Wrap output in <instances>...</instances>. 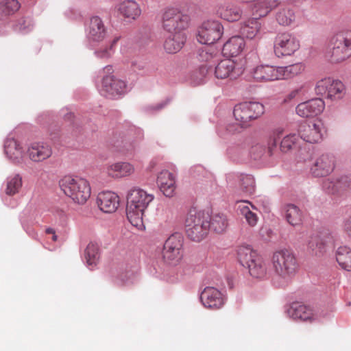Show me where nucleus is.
<instances>
[{
	"label": "nucleus",
	"instance_id": "50",
	"mask_svg": "<svg viewBox=\"0 0 351 351\" xmlns=\"http://www.w3.org/2000/svg\"><path fill=\"white\" fill-rule=\"evenodd\" d=\"M56 215L64 219L66 217L65 213L62 210H57Z\"/></svg>",
	"mask_w": 351,
	"mask_h": 351
},
{
	"label": "nucleus",
	"instance_id": "9",
	"mask_svg": "<svg viewBox=\"0 0 351 351\" xmlns=\"http://www.w3.org/2000/svg\"><path fill=\"white\" fill-rule=\"evenodd\" d=\"M300 47L298 38L288 32L276 35L274 41V52L278 58L293 55Z\"/></svg>",
	"mask_w": 351,
	"mask_h": 351
},
{
	"label": "nucleus",
	"instance_id": "13",
	"mask_svg": "<svg viewBox=\"0 0 351 351\" xmlns=\"http://www.w3.org/2000/svg\"><path fill=\"white\" fill-rule=\"evenodd\" d=\"M326 130L323 122L316 120L312 123H303L300 125L298 133L300 138L306 143H318L321 142Z\"/></svg>",
	"mask_w": 351,
	"mask_h": 351
},
{
	"label": "nucleus",
	"instance_id": "45",
	"mask_svg": "<svg viewBox=\"0 0 351 351\" xmlns=\"http://www.w3.org/2000/svg\"><path fill=\"white\" fill-rule=\"evenodd\" d=\"M298 136L295 134H289L283 138L280 143V149L287 152L296 147Z\"/></svg>",
	"mask_w": 351,
	"mask_h": 351
},
{
	"label": "nucleus",
	"instance_id": "38",
	"mask_svg": "<svg viewBox=\"0 0 351 351\" xmlns=\"http://www.w3.org/2000/svg\"><path fill=\"white\" fill-rule=\"evenodd\" d=\"M304 69L302 64L297 63L286 66H278L279 80L292 78L300 74Z\"/></svg>",
	"mask_w": 351,
	"mask_h": 351
},
{
	"label": "nucleus",
	"instance_id": "10",
	"mask_svg": "<svg viewBox=\"0 0 351 351\" xmlns=\"http://www.w3.org/2000/svg\"><path fill=\"white\" fill-rule=\"evenodd\" d=\"M315 92L317 95L324 96L331 100H337L344 96L346 88L341 81L325 77L317 81Z\"/></svg>",
	"mask_w": 351,
	"mask_h": 351
},
{
	"label": "nucleus",
	"instance_id": "27",
	"mask_svg": "<svg viewBox=\"0 0 351 351\" xmlns=\"http://www.w3.org/2000/svg\"><path fill=\"white\" fill-rule=\"evenodd\" d=\"M217 13L222 19L228 22H234L241 18L243 11L232 2H224L219 5Z\"/></svg>",
	"mask_w": 351,
	"mask_h": 351
},
{
	"label": "nucleus",
	"instance_id": "48",
	"mask_svg": "<svg viewBox=\"0 0 351 351\" xmlns=\"http://www.w3.org/2000/svg\"><path fill=\"white\" fill-rule=\"evenodd\" d=\"M198 57L201 62H209L214 57V54L210 48L206 47L199 49Z\"/></svg>",
	"mask_w": 351,
	"mask_h": 351
},
{
	"label": "nucleus",
	"instance_id": "55",
	"mask_svg": "<svg viewBox=\"0 0 351 351\" xmlns=\"http://www.w3.org/2000/svg\"><path fill=\"white\" fill-rule=\"evenodd\" d=\"M205 69H206V67H205V66H202V67L201 68V71H202V72H204V71Z\"/></svg>",
	"mask_w": 351,
	"mask_h": 351
},
{
	"label": "nucleus",
	"instance_id": "21",
	"mask_svg": "<svg viewBox=\"0 0 351 351\" xmlns=\"http://www.w3.org/2000/svg\"><path fill=\"white\" fill-rule=\"evenodd\" d=\"M119 197L112 191H103L98 194L97 204L104 213H112L116 211L119 206Z\"/></svg>",
	"mask_w": 351,
	"mask_h": 351
},
{
	"label": "nucleus",
	"instance_id": "41",
	"mask_svg": "<svg viewBox=\"0 0 351 351\" xmlns=\"http://www.w3.org/2000/svg\"><path fill=\"white\" fill-rule=\"evenodd\" d=\"M278 4V0H260L256 5V12L259 16H265Z\"/></svg>",
	"mask_w": 351,
	"mask_h": 351
},
{
	"label": "nucleus",
	"instance_id": "56",
	"mask_svg": "<svg viewBox=\"0 0 351 351\" xmlns=\"http://www.w3.org/2000/svg\"><path fill=\"white\" fill-rule=\"evenodd\" d=\"M338 184H339V183H337V185H334L333 186H335V188H337H337H338Z\"/></svg>",
	"mask_w": 351,
	"mask_h": 351
},
{
	"label": "nucleus",
	"instance_id": "28",
	"mask_svg": "<svg viewBox=\"0 0 351 351\" xmlns=\"http://www.w3.org/2000/svg\"><path fill=\"white\" fill-rule=\"evenodd\" d=\"M157 183L165 196L173 195L176 190V180L172 173L167 170L162 171L158 176Z\"/></svg>",
	"mask_w": 351,
	"mask_h": 351
},
{
	"label": "nucleus",
	"instance_id": "54",
	"mask_svg": "<svg viewBox=\"0 0 351 351\" xmlns=\"http://www.w3.org/2000/svg\"><path fill=\"white\" fill-rule=\"evenodd\" d=\"M244 202L249 204L251 206L252 208H253V209L255 208L254 206L252 204H251L249 202Z\"/></svg>",
	"mask_w": 351,
	"mask_h": 351
},
{
	"label": "nucleus",
	"instance_id": "5",
	"mask_svg": "<svg viewBox=\"0 0 351 351\" xmlns=\"http://www.w3.org/2000/svg\"><path fill=\"white\" fill-rule=\"evenodd\" d=\"M326 57L332 63L342 62L351 57V31H342L333 36L328 43Z\"/></svg>",
	"mask_w": 351,
	"mask_h": 351
},
{
	"label": "nucleus",
	"instance_id": "4",
	"mask_svg": "<svg viewBox=\"0 0 351 351\" xmlns=\"http://www.w3.org/2000/svg\"><path fill=\"white\" fill-rule=\"evenodd\" d=\"M59 184L64 193L78 204H85L90 197V186L84 178L66 176L60 180Z\"/></svg>",
	"mask_w": 351,
	"mask_h": 351
},
{
	"label": "nucleus",
	"instance_id": "53",
	"mask_svg": "<svg viewBox=\"0 0 351 351\" xmlns=\"http://www.w3.org/2000/svg\"><path fill=\"white\" fill-rule=\"evenodd\" d=\"M57 239H58V237H57V236L56 235V233H54V234H53V237H52V240H53V241H57Z\"/></svg>",
	"mask_w": 351,
	"mask_h": 351
},
{
	"label": "nucleus",
	"instance_id": "25",
	"mask_svg": "<svg viewBox=\"0 0 351 351\" xmlns=\"http://www.w3.org/2000/svg\"><path fill=\"white\" fill-rule=\"evenodd\" d=\"M29 159L34 162H42L52 155L51 147L45 143H33L27 149Z\"/></svg>",
	"mask_w": 351,
	"mask_h": 351
},
{
	"label": "nucleus",
	"instance_id": "8",
	"mask_svg": "<svg viewBox=\"0 0 351 351\" xmlns=\"http://www.w3.org/2000/svg\"><path fill=\"white\" fill-rule=\"evenodd\" d=\"M264 106L259 102H243L234 106V117L238 125L247 128L251 122L258 119L264 113Z\"/></svg>",
	"mask_w": 351,
	"mask_h": 351
},
{
	"label": "nucleus",
	"instance_id": "20",
	"mask_svg": "<svg viewBox=\"0 0 351 351\" xmlns=\"http://www.w3.org/2000/svg\"><path fill=\"white\" fill-rule=\"evenodd\" d=\"M143 138V134L141 131L131 129L128 134L123 136L121 144L118 145L120 147V151L125 155L132 154L138 147Z\"/></svg>",
	"mask_w": 351,
	"mask_h": 351
},
{
	"label": "nucleus",
	"instance_id": "15",
	"mask_svg": "<svg viewBox=\"0 0 351 351\" xmlns=\"http://www.w3.org/2000/svg\"><path fill=\"white\" fill-rule=\"evenodd\" d=\"M182 241L179 235H171L165 243L163 258L169 263L176 264L182 258Z\"/></svg>",
	"mask_w": 351,
	"mask_h": 351
},
{
	"label": "nucleus",
	"instance_id": "34",
	"mask_svg": "<svg viewBox=\"0 0 351 351\" xmlns=\"http://www.w3.org/2000/svg\"><path fill=\"white\" fill-rule=\"evenodd\" d=\"M17 0H0V21H7L20 8Z\"/></svg>",
	"mask_w": 351,
	"mask_h": 351
},
{
	"label": "nucleus",
	"instance_id": "22",
	"mask_svg": "<svg viewBox=\"0 0 351 351\" xmlns=\"http://www.w3.org/2000/svg\"><path fill=\"white\" fill-rule=\"evenodd\" d=\"M87 34L88 39L94 42H101L105 39L107 27L100 17L95 16L90 18Z\"/></svg>",
	"mask_w": 351,
	"mask_h": 351
},
{
	"label": "nucleus",
	"instance_id": "42",
	"mask_svg": "<svg viewBox=\"0 0 351 351\" xmlns=\"http://www.w3.org/2000/svg\"><path fill=\"white\" fill-rule=\"evenodd\" d=\"M85 258L88 265H95L99 258V247L97 244L90 243L85 250Z\"/></svg>",
	"mask_w": 351,
	"mask_h": 351
},
{
	"label": "nucleus",
	"instance_id": "49",
	"mask_svg": "<svg viewBox=\"0 0 351 351\" xmlns=\"http://www.w3.org/2000/svg\"><path fill=\"white\" fill-rule=\"evenodd\" d=\"M343 230L348 235L351 236V217L345 221Z\"/></svg>",
	"mask_w": 351,
	"mask_h": 351
},
{
	"label": "nucleus",
	"instance_id": "7",
	"mask_svg": "<svg viewBox=\"0 0 351 351\" xmlns=\"http://www.w3.org/2000/svg\"><path fill=\"white\" fill-rule=\"evenodd\" d=\"M163 29L170 33L184 32L190 25L191 17L176 8H167L162 14Z\"/></svg>",
	"mask_w": 351,
	"mask_h": 351
},
{
	"label": "nucleus",
	"instance_id": "57",
	"mask_svg": "<svg viewBox=\"0 0 351 351\" xmlns=\"http://www.w3.org/2000/svg\"><path fill=\"white\" fill-rule=\"evenodd\" d=\"M336 191V189H334L333 188L332 189L331 191L333 193Z\"/></svg>",
	"mask_w": 351,
	"mask_h": 351
},
{
	"label": "nucleus",
	"instance_id": "3",
	"mask_svg": "<svg viewBox=\"0 0 351 351\" xmlns=\"http://www.w3.org/2000/svg\"><path fill=\"white\" fill-rule=\"evenodd\" d=\"M240 263L248 269L250 274L255 278L264 279L269 275L266 261L250 246H240L237 251Z\"/></svg>",
	"mask_w": 351,
	"mask_h": 351
},
{
	"label": "nucleus",
	"instance_id": "18",
	"mask_svg": "<svg viewBox=\"0 0 351 351\" xmlns=\"http://www.w3.org/2000/svg\"><path fill=\"white\" fill-rule=\"evenodd\" d=\"M251 75L257 82H268L279 80L278 66L269 64H261L254 67Z\"/></svg>",
	"mask_w": 351,
	"mask_h": 351
},
{
	"label": "nucleus",
	"instance_id": "36",
	"mask_svg": "<svg viewBox=\"0 0 351 351\" xmlns=\"http://www.w3.org/2000/svg\"><path fill=\"white\" fill-rule=\"evenodd\" d=\"M209 230L216 233L220 234L225 232L228 226V220L227 217L222 213L213 214L209 215Z\"/></svg>",
	"mask_w": 351,
	"mask_h": 351
},
{
	"label": "nucleus",
	"instance_id": "1",
	"mask_svg": "<svg viewBox=\"0 0 351 351\" xmlns=\"http://www.w3.org/2000/svg\"><path fill=\"white\" fill-rule=\"evenodd\" d=\"M154 199L152 194L139 188H134L129 192L127 197V218L138 230L145 228L143 219L144 212Z\"/></svg>",
	"mask_w": 351,
	"mask_h": 351
},
{
	"label": "nucleus",
	"instance_id": "23",
	"mask_svg": "<svg viewBox=\"0 0 351 351\" xmlns=\"http://www.w3.org/2000/svg\"><path fill=\"white\" fill-rule=\"evenodd\" d=\"M335 167L333 156L329 154H322L315 160L311 167L312 173L317 177L326 176L330 173Z\"/></svg>",
	"mask_w": 351,
	"mask_h": 351
},
{
	"label": "nucleus",
	"instance_id": "44",
	"mask_svg": "<svg viewBox=\"0 0 351 351\" xmlns=\"http://www.w3.org/2000/svg\"><path fill=\"white\" fill-rule=\"evenodd\" d=\"M118 38H114L112 40L109 42L106 46L99 48L95 51V54L99 58H108L114 53V47L116 45Z\"/></svg>",
	"mask_w": 351,
	"mask_h": 351
},
{
	"label": "nucleus",
	"instance_id": "17",
	"mask_svg": "<svg viewBox=\"0 0 351 351\" xmlns=\"http://www.w3.org/2000/svg\"><path fill=\"white\" fill-rule=\"evenodd\" d=\"M200 299L202 304L207 308L219 309L225 303L223 295L213 287H206L201 293Z\"/></svg>",
	"mask_w": 351,
	"mask_h": 351
},
{
	"label": "nucleus",
	"instance_id": "11",
	"mask_svg": "<svg viewBox=\"0 0 351 351\" xmlns=\"http://www.w3.org/2000/svg\"><path fill=\"white\" fill-rule=\"evenodd\" d=\"M223 33V27L218 21H207L199 27L197 39L199 43L211 45L219 40Z\"/></svg>",
	"mask_w": 351,
	"mask_h": 351
},
{
	"label": "nucleus",
	"instance_id": "40",
	"mask_svg": "<svg viewBox=\"0 0 351 351\" xmlns=\"http://www.w3.org/2000/svg\"><path fill=\"white\" fill-rule=\"evenodd\" d=\"M276 19L280 25L289 26L295 21V14L292 9L285 7L279 10Z\"/></svg>",
	"mask_w": 351,
	"mask_h": 351
},
{
	"label": "nucleus",
	"instance_id": "12",
	"mask_svg": "<svg viewBox=\"0 0 351 351\" xmlns=\"http://www.w3.org/2000/svg\"><path fill=\"white\" fill-rule=\"evenodd\" d=\"M245 71L243 61L231 59L221 60L215 68V76L218 79L234 80L240 77Z\"/></svg>",
	"mask_w": 351,
	"mask_h": 351
},
{
	"label": "nucleus",
	"instance_id": "32",
	"mask_svg": "<svg viewBox=\"0 0 351 351\" xmlns=\"http://www.w3.org/2000/svg\"><path fill=\"white\" fill-rule=\"evenodd\" d=\"M245 46V43L243 38L233 36L223 45L222 51L227 56H237L243 51Z\"/></svg>",
	"mask_w": 351,
	"mask_h": 351
},
{
	"label": "nucleus",
	"instance_id": "30",
	"mask_svg": "<svg viewBox=\"0 0 351 351\" xmlns=\"http://www.w3.org/2000/svg\"><path fill=\"white\" fill-rule=\"evenodd\" d=\"M5 153L14 163H21L23 160L24 152L21 144L14 138L6 140L4 145Z\"/></svg>",
	"mask_w": 351,
	"mask_h": 351
},
{
	"label": "nucleus",
	"instance_id": "2",
	"mask_svg": "<svg viewBox=\"0 0 351 351\" xmlns=\"http://www.w3.org/2000/svg\"><path fill=\"white\" fill-rule=\"evenodd\" d=\"M271 263L274 274L286 282L291 280L300 269L296 256L287 249L275 251L271 256Z\"/></svg>",
	"mask_w": 351,
	"mask_h": 351
},
{
	"label": "nucleus",
	"instance_id": "14",
	"mask_svg": "<svg viewBox=\"0 0 351 351\" xmlns=\"http://www.w3.org/2000/svg\"><path fill=\"white\" fill-rule=\"evenodd\" d=\"M127 85L125 81L113 75L104 77L101 91L108 98L115 99L126 93Z\"/></svg>",
	"mask_w": 351,
	"mask_h": 351
},
{
	"label": "nucleus",
	"instance_id": "31",
	"mask_svg": "<svg viewBox=\"0 0 351 351\" xmlns=\"http://www.w3.org/2000/svg\"><path fill=\"white\" fill-rule=\"evenodd\" d=\"M186 40L184 32L172 33L165 40L164 49L168 53H176L183 47Z\"/></svg>",
	"mask_w": 351,
	"mask_h": 351
},
{
	"label": "nucleus",
	"instance_id": "29",
	"mask_svg": "<svg viewBox=\"0 0 351 351\" xmlns=\"http://www.w3.org/2000/svg\"><path fill=\"white\" fill-rule=\"evenodd\" d=\"M327 239L324 240L318 236L311 237L307 244L308 250L315 256H322L327 249L333 247L332 238L328 237Z\"/></svg>",
	"mask_w": 351,
	"mask_h": 351
},
{
	"label": "nucleus",
	"instance_id": "24",
	"mask_svg": "<svg viewBox=\"0 0 351 351\" xmlns=\"http://www.w3.org/2000/svg\"><path fill=\"white\" fill-rule=\"evenodd\" d=\"M118 13L129 21L136 20L141 14L139 4L133 0H126L119 3L117 6Z\"/></svg>",
	"mask_w": 351,
	"mask_h": 351
},
{
	"label": "nucleus",
	"instance_id": "39",
	"mask_svg": "<svg viewBox=\"0 0 351 351\" xmlns=\"http://www.w3.org/2000/svg\"><path fill=\"white\" fill-rule=\"evenodd\" d=\"M23 186L22 177L20 174H13L7 178L5 193L10 196L19 193Z\"/></svg>",
	"mask_w": 351,
	"mask_h": 351
},
{
	"label": "nucleus",
	"instance_id": "19",
	"mask_svg": "<svg viewBox=\"0 0 351 351\" xmlns=\"http://www.w3.org/2000/svg\"><path fill=\"white\" fill-rule=\"evenodd\" d=\"M324 108V100L316 98L298 104L296 107V112L302 117H312L321 114Z\"/></svg>",
	"mask_w": 351,
	"mask_h": 351
},
{
	"label": "nucleus",
	"instance_id": "47",
	"mask_svg": "<svg viewBox=\"0 0 351 351\" xmlns=\"http://www.w3.org/2000/svg\"><path fill=\"white\" fill-rule=\"evenodd\" d=\"M283 130L282 129H276L275 130L271 136H270L267 145H268V149L269 152L271 154L272 150L276 147L278 145V141L280 138V136L282 134Z\"/></svg>",
	"mask_w": 351,
	"mask_h": 351
},
{
	"label": "nucleus",
	"instance_id": "46",
	"mask_svg": "<svg viewBox=\"0 0 351 351\" xmlns=\"http://www.w3.org/2000/svg\"><path fill=\"white\" fill-rule=\"evenodd\" d=\"M241 184L245 193L252 194L254 192L255 182L253 176L250 175L242 176L241 178Z\"/></svg>",
	"mask_w": 351,
	"mask_h": 351
},
{
	"label": "nucleus",
	"instance_id": "35",
	"mask_svg": "<svg viewBox=\"0 0 351 351\" xmlns=\"http://www.w3.org/2000/svg\"><path fill=\"white\" fill-rule=\"evenodd\" d=\"M261 24L256 19H249L241 25L240 32L249 39L256 38L260 33Z\"/></svg>",
	"mask_w": 351,
	"mask_h": 351
},
{
	"label": "nucleus",
	"instance_id": "26",
	"mask_svg": "<svg viewBox=\"0 0 351 351\" xmlns=\"http://www.w3.org/2000/svg\"><path fill=\"white\" fill-rule=\"evenodd\" d=\"M135 171L132 164L128 162H118L108 165L106 167V173L112 178H121L130 176Z\"/></svg>",
	"mask_w": 351,
	"mask_h": 351
},
{
	"label": "nucleus",
	"instance_id": "43",
	"mask_svg": "<svg viewBox=\"0 0 351 351\" xmlns=\"http://www.w3.org/2000/svg\"><path fill=\"white\" fill-rule=\"evenodd\" d=\"M239 209L241 215L245 219L247 224L251 227L255 226L258 220L257 215L246 205L239 206Z\"/></svg>",
	"mask_w": 351,
	"mask_h": 351
},
{
	"label": "nucleus",
	"instance_id": "6",
	"mask_svg": "<svg viewBox=\"0 0 351 351\" xmlns=\"http://www.w3.org/2000/svg\"><path fill=\"white\" fill-rule=\"evenodd\" d=\"M209 215L204 211L191 210L187 215L185 226L187 236L194 241H200L209 231Z\"/></svg>",
	"mask_w": 351,
	"mask_h": 351
},
{
	"label": "nucleus",
	"instance_id": "51",
	"mask_svg": "<svg viewBox=\"0 0 351 351\" xmlns=\"http://www.w3.org/2000/svg\"><path fill=\"white\" fill-rule=\"evenodd\" d=\"M104 71L106 73H111L113 71V69L112 66L108 65L104 69Z\"/></svg>",
	"mask_w": 351,
	"mask_h": 351
},
{
	"label": "nucleus",
	"instance_id": "16",
	"mask_svg": "<svg viewBox=\"0 0 351 351\" xmlns=\"http://www.w3.org/2000/svg\"><path fill=\"white\" fill-rule=\"evenodd\" d=\"M289 315L295 320L312 322L321 316L319 310L300 303H293L288 310Z\"/></svg>",
	"mask_w": 351,
	"mask_h": 351
},
{
	"label": "nucleus",
	"instance_id": "33",
	"mask_svg": "<svg viewBox=\"0 0 351 351\" xmlns=\"http://www.w3.org/2000/svg\"><path fill=\"white\" fill-rule=\"evenodd\" d=\"M286 221L292 226H300L302 223L303 214L301 210L295 205L289 204L284 207Z\"/></svg>",
	"mask_w": 351,
	"mask_h": 351
},
{
	"label": "nucleus",
	"instance_id": "52",
	"mask_svg": "<svg viewBox=\"0 0 351 351\" xmlns=\"http://www.w3.org/2000/svg\"><path fill=\"white\" fill-rule=\"evenodd\" d=\"M45 232L48 234H54V233H56L54 229L51 228H47Z\"/></svg>",
	"mask_w": 351,
	"mask_h": 351
},
{
	"label": "nucleus",
	"instance_id": "37",
	"mask_svg": "<svg viewBox=\"0 0 351 351\" xmlns=\"http://www.w3.org/2000/svg\"><path fill=\"white\" fill-rule=\"evenodd\" d=\"M336 260L344 270L351 271V249L346 246L339 247L336 252Z\"/></svg>",
	"mask_w": 351,
	"mask_h": 351
}]
</instances>
